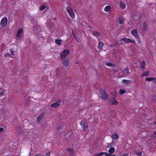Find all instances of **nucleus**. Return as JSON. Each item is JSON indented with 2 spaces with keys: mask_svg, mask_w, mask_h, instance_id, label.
Listing matches in <instances>:
<instances>
[{
  "mask_svg": "<svg viewBox=\"0 0 156 156\" xmlns=\"http://www.w3.org/2000/svg\"><path fill=\"white\" fill-rule=\"evenodd\" d=\"M131 33L133 35L137 41L138 43L140 44L141 42V41L138 33L136 29H133L131 30Z\"/></svg>",
  "mask_w": 156,
  "mask_h": 156,
  "instance_id": "nucleus-1",
  "label": "nucleus"
},
{
  "mask_svg": "<svg viewBox=\"0 0 156 156\" xmlns=\"http://www.w3.org/2000/svg\"><path fill=\"white\" fill-rule=\"evenodd\" d=\"M69 51L68 49L64 50L61 54V58L62 60H64L69 58L68 55L69 54Z\"/></svg>",
  "mask_w": 156,
  "mask_h": 156,
  "instance_id": "nucleus-2",
  "label": "nucleus"
},
{
  "mask_svg": "<svg viewBox=\"0 0 156 156\" xmlns=\"http://www.w3.org/2000/svg\"><path fill=\"white\" fill-rule=\"evenodd\" d=\"M23 33V30L22 28H20L18 30L16 35V40L19 41L21 38Z\"/></svg>",
  "mask_w": 156,
  "mask_h": 156,
  "instance_id": "nucleus-3",
  "label": "nucleus"
},
{
  "mask_svg": "<svg viewBox=\"0 0 156 156\" xmlns=\"http://www.w3.org/2000/svg\"><path fill=\"white\" fill-rule=\"evenodd\" d=\"M8 22V19L6 16H4L1 20L0 25L2 27H4L6 26Z\"/></svg>",
  "mask_w": 156,
  "mask_h": 156,
  "instance_id": "nucleus-4",
  "label": "nucleus"
},
{
  "mask_svg": "<svg viewBox=\"0 0 156 156\" xmlns=\"http://www.w3.org/2000/svg\"><path fill=\"white\" fill-rule=\"evenodd\" d=\"M100 95L102 99L106 100L108 98V96L107 93L102 90H100Z\"/></svg>",
  "mask_w": 156,
  "mask_h": 156,
  "instance_id": "nucleus-5",
  "label": "nucleus"
},
{
  "mask_svg": "<svg viewBox=\"0 0 156 156\" xmlns=\"http://www.w3.org/2000/svg\"><path fill=\"white\" fill-rule=\"evenodd\" d=\"M80 125L84 131H86L87 130L88 125L86 122L84 121H82L80 122Z\"/></svg>",
  "mask_w": 156,
  "mask_h": 156,
  "instance_id": "nucleus-6",
  "label": "nucleus"
},
{
  "mask_svg": "<svg viewBox=\"0 0 156 156\" xmlns=\"http://www.w3.org/2000/svg\"><path fill=\"white\" fill-rule=\"evenodd\" d=\"M147 28V23L144 22L143 23L142 25L140 27V30L143 33H144L146 31Z\"/></svg>",
  "mask_w": 156,
  "mask_h": 156,
  "instance_id": "nucleus-7",
  "label": "nucleus"
},
{
  "mask_svg": "<svg viewBox=\"0 0 156 156\" xmlns=\"http://www.w3.org/2000/svg\"><path fill=\"white\" fill-rule=\"evenodd\" d=\"M61 99H59L56 102L52 103L50 107L51 108H55L58 106L60 105V103L61 102Z\"/></svg>",
  "mask_w": 156,
  "mask_h": 156,
  "instance_id": "nucleus-8",
  "label": "nucleus"
},
{
  "mask_svg": "<svg viewBox=\"0 0 156 156\" xmlns=\"http://www.w3.org/2000/svg\"><path fill=\"white\" fill-rule=\"evenodd\" d=\"M62 64L65 67H68L69 66V59L67 58L66 59L62 60Z\"/></svg>",
  "mask_w": 156,
  "mask_h": 156,
  "instance_id": "nucleus-9",
  "label": "nucleus"
},
{
  "mask_svg": "<svg viewBox=\"0 0 156 156\" xmlns=\"http://www.w3.org/2000/svg\"><path fill=\"white\" fill-rule=\"evenodd\" d=\"M119 23L121 25L124 22L123 16H120L118 18Z\"/></svg>",
  "mask_w": 156,
  "mask_h": 156,
  "instance_id": "nucleus-10",
  "label": "nucleus"
},
{
  "mask_svg": "<svg viewBox=\"0 0 156 156\" xmlns=\"http://www.w3.org/2000/svg\"><path fill=\"white\" fill-rule=\"evenodd\" d=\"M66 150L69 152L70 156H74L75 152L73 150L70 148H68L66 149Z\"/></svg>",
  "mask_w": 156,
  "mask_h": 156,
  "instance_id": "nucleus-11",
  "label": "nucleus"
},
{
  "mask_svg": "<svg viewBox=\"0 0 156 156\" xmlns=\"http://www.w3.org/2000/svg\"><path fill=\"white\" fill-rule=\"evenodd\" d=\"M44 115V112H42L39 115L37 118L36 122H39Z\"/></svg>",
  "mask_w": 156,
  "mask_h": 156,
  "instance_id": "nucleus-12",
  "label": "nucleus"
},
{
  "mask_svg": "<svg viewBox=\"0 0 156 156\" xmlns=\"http://www.w3.org/2000/svg\"><path fill=\"white\" fill-rule=\"evenodd\" d=\"M105 64L106 66H109L113 67H116V65L115 64L109 62H106L105 63Z\"/></svg>",
  "mask_w": 156,
  "mask_h": 156,
  "instance_id": "nucleus-13",
  "label": "nucleus"
},
{
  "mask_svg": "<svg viewBox=\"0 0 156 156\" xmlns=\"http://www.w3.org/2000/svg\"><path fill=\"white\" fill-rule=\"evenodd\" d=\"M120 40L123 41L126 43H130V39L126 38L125 37L121 38L120 39Z\"/></svg>",
  "mask_w": 156,
  "mask_h": 156,
  "instance_id": "nucleus-14",
  "label": "nucleus"
},
{
  "mask_svg": "<svg viewBox=\"0 0 156 156\" xmlns=\"http://www.w3.org/2000/svg\"><path fill=\"white\" fill-rule=\"evenodd\" d=\"M119 6L122 9H125L126 7V5L122 1L120 2L119 3Z\"/></svg>",
  "mask_w": 156,
  "mask_h": 156,
  "instance_id": "nucleus-15",
  "label": "nucleus"
},
{
  "mask_svg": "<svg viewBox=\"0 0 156 156\" xmlns=\"http://www.w3.org/2000/svg\"><path fill=\"white\" fill-rule=\"evenodd\" d=\"M72 34L75 39L78 42H79L80 40L76 34L73 32H72Z\"/></svg>",
  "mask_w": 156,
  "mask_h": 156,
  "instance_id": "nucleus-16",
  "label": "nucleus"
},
{
  "mask_svg": "<svg viewBox=\"0 0 156 156\" xmlns=\"http://www.w3.org/2000/svg\"><path fill=\"white\" fill-rule=\"evenodd\" d=\"M104 45L103 43L102 42H100L99 43L98 45V48L99 49H101Z\"/></svg>",
  "mask_w": 156,
  "mask_h": 156,
  "instance_id": "nucleus-17",
  "label": "nucleus"
},
{
  "mask_svg": "<svg viewBox=\"0 0 156 156\" xmlns=\"http://www.w3.org/2000/svg\"><path fill=\"white\" fill-rule=\"evenodd\" d=\"M132 82V81L130 80H123L121 81V83H130Z\"/></svg>",
  "mask_w": 156,
  "mask_h": 156,
  "instance_id": "nucleus-18",
  "label": "nucleus"
},
{
  "mask_svg": "<svg viewBox=\"0 0 156 156\" xmlns=\"http://www.w3.org/2000/svg\"><path fill=\"white\" fill-rule=\"evenodd\" d=\"M112 137L113 140H118L119 138V136L117 134H114L112 135Z\"/></svg>",
  "mask_w": 156,
  "mask_h": 156,
  "instance_id": "nucleus-19",
  "label": "nucleus"
},
{
  "mask_svg": "<svg viewBox=\"0 0 156 156\" xmlns=\"http://www.w3.org/2000/svg\"><path fill=\"white\" fill-rule=\"evenodd\" d=\"M115 151V149L114 147H112L111 148H110L108 152H109V154H111L112 155V154H113Z\"/></svg>",
  "mask_w": 156,
  "mask_h": 156,
  "instance_id": "nucleus-20",
  "label": "nucleus"
},
{
  "mask_svg": "<svg viewBox=\"0 0 156 156\" xmlns=\"http://www.w3.org/2000/svg\"><path fill=\"white\" fill-rule=\"evenodd\" d=\"M47 26L48 29H50L52 28V27L53 26V23L52 22H48L47 23Z\"/></svg>",
  "mask_w": 156,
  "mask_h": 156,
  "instance_id": "nucleus-21",
  "label": "nucleus"
},
{
  "mask_svg": "<svg viewBox=\"0 0 156 156\" xmlns=\"http://www.w3.org/2000/svg\"><path fill=\"white\" fill-rule=\"evenodd\" d=\"M92 34L94 36L97 37L100 34V33L99 32L97 31H94L92 32Z\"/></svg>",
  "mask_w": 156,
  "mask_h": 156,
  "instance_id": "nucleus-22",
  "label": "nucleus"
},
{
  "mask_svg": "<svg viewBox=\"0 0 156 156\" xmlns=\"http://www.w3.org/2000/svg\"><path fill=\"white\" fill-rule=\"evenodd\" d=\"M139 17V15L138 13H136L133 16V19L135 20H137Z\"/></svg>",
  "mask_w": 156,
  "mask_h": 156,
  "instance_id": "nucleus-23",
  "label": "nucleus"
},
{
  "mask_svg": "<svg viewBox=\"0 0 156 156\" xmlns=\"http://www.w3.org/2000/svg\"><path fill=\"white\" fill-rule=\"evenodd\" d=\"M150 73L149 71H147L144 72L142 74V76H147L149 75Z\"/></svg>",
  "mask_w": 156,
  "mask_h": 156,
  "instance_id": "nucleus-24",
  "label": "nucleus"
},
{
  "mask_svg": "<svg viewBox=\"0 0 156 156\" xmlns=\"http://www.w3.org/2000/svg\"><path fill=\"white\" fill-rule=\"evenodd\" d=\"M69 16L72 18H75V15L73 11H72L69 12H68Z\"/></svg>",
  "mask_w": 156,
  "mask_h": 156,
  "instance_id": "nucleus-25",
  "label": "nucleus"
},
{
  "mask_svg": "<svg viewBox=\"0 0 156 156\" xmlns=\"http://www.w3.org/2000/svg\"><path fill=\"white\" fill-rule=\"evenodd\" d=\"M129 73V69L128 68H126L123 71L124 74H126Z\"/></svg>",
  "mask_w": 156,
  "mask_h": 156,
  "instance_id": "nucleus-26",
  "label": "nucleus"
},
{
  "mask_svg": "<svg viewBox=\"0 0 156 156\" xmlns=\"http://www.w3.org/2000/svg\"><path fill=\"white\" fill-rule=\"evenodd\" d=\"M111 9V7L109 5H107L106 6L105 9L104 10L105 12H108Z\"/></svg>",
  "mask_w": 156,
  "mask_h": 156,
  "instance_id": "nucleus-27",
  "label": "nucleus"
},
{
  "mask_svg": "<svg viewBox=\"0 0 156 156\" xmlns=\"http://www.w3.org/2000/svg\"><path fill=\"white\" fill-rule=\"evenodd\" d=\"M146 63L144 61H143L141 63L140 67L142 69L144 68Z\"/></svg>",
  "mask_w": 156,
  "mask_h": 156,
  "instance_id": "nucleus-28",
  "label": "nucleus"
},
{
  "mask_svg": "<svg viewBox=\"0 0 156 156\" xmlns=\"http://www.w3.org/2000/svg\"><path fill=\"white\" fill-rule=\"evenodd\" d=\"M155 79V78L152 77H146L145 78V80L147 81H153Z\"/></svg>",
  "mask_w": 156,
  "mask_h": 156,
  "instance_id": "nucleus-29",
  "label": "nucleus"
},
{
  "mask_svg": "<svg viewBox=\"0 0 156 156\" xmlns=\"http://www.w3.org/2000/svg\"><path fill=\"white\" fill-rule=\"evenodd\" d=\"M61 41H61L58 39H55V43L58 45H60L61 44Z\"/></svg>",
  "mask_w": 156,
  "mask_h": 156,
  "instance_id": "nucleus-30",
  "label": "nucleus"
},
{
  "mask_svg": "<svg viewBox=\"0 0 156 156\" xmlns=\"http://www.w3.org/2000/svg\"><path fill=\"white\" fill-rule=\"evenodd\" d=\"M126 92V90H124V89H120L119 91V94L120 95H122L123 94H124V93H125Z\"/></svg>",
  "mask_w": 156,
  "mask_h": 156,
  "instance_id": "nucleus-31",
  "label": "nucleus"
},
{
  "mask_svg": "<svg viewBox=\"0 0 156 156\" xmlns=\"http://www.w3.org/2000/svg\"><path fill=\"white\" fill-rule=\"evenodd\" d=\"M118 103V102L115 100V99L114 98L113 101L111 102V104L112 105H116Z\"/></svg>",
  "mask_w": 156,
  "mask_h": 156,
  "instance_id": "nucleus-32",
  "label": "nucleus"
},
{
  "mask_svg": "<svg viewBox=\"0 0 156 156\" xmlns=\"http://www.w3.org/2000/svg\"><path fill=\"white\" fill-rule=\"evenodd\" d=\"M106 154L107 152H101L98 154H96L95 156H100L101 155H102L104 154Z\"/></svg>",
  "mask_w": 156,
  "mask_h": 156,
  "instance_id": "nucleus-33",
  "label": "nucleus"
},
{
  "mask_svg": "<svg viewBox=\"0 0 156 156\" xmlns=\"http://www.w3.org/2000/svg\"><path fill=\"white\" fill-rule=\"evenodd\" d=\"M66 10L67 11L68 13L73 11L72 9L69 6H67L66 7Z\"/></svg>",
  "mask_w": 156,
  "mask_h": 156,
  "instance_id": "nucleus-34",
  "label": "nucleus"
},
{
  "mask_svg": "<svg viewBox=\"0 0 156 156\" xmlns=\"http://www.w3.org/2000/svg\"><path fill=\"white\" fill-rule=\"evenodd\" d=\"M45 8H46V6L44 5L42 6H41L40 7V11H42L44 10L45 9Z\"/></svg>",
  "mask_w": 156,
  "mask_h": 156,
  "instance_id": "nucleus-35",
  "label": "nucleus"
},
{
  "mask_svg": "<svg viewBox=\"0 0 156 156\" xmlns=\"http://www.w3.org/2000/svg\"><path fill=\"white\" fill-rule=\"evenodd\" d=\"M135 153L138 155H141L142 154V153L140 151H135Z\"/></svg>",
  "mask_w": 156,
  "mask_h": 156,
  "instance_id": "nucleus-36",
  "label": "nucleus"
},
{
  "mask_svg": "<svg viewBox=\"0 0 156 156\" xmlns=\"http://www.w3.org/2000/svg\"><path fill=\"white\" fill-rule=\"evenodd\" d=\"M10 52H11V54H11V55H13L14 54L15 52L13 49H12V48L10 49Z\"/></svg>",
  "mask_w": 156,
  "mask_h": 156,
  "instance_id": "nucleus-37",
  "label": "nucleus"
},
{
  "mask_svg": "<svg viewBox=\"0 0 156 156\" xmlns=\"http://www.w3.org/2000/svg\"><path fill=\"white\" fill-rule=\"evenodd\" d=\"M153 98L154 101L156 103V95H154L153 96Z\"/></svg>",
  "mask_w": 156,
  "mask_h": 156,
  "instance_id": "nucleus-38",
  "label": "nucleus"
},
{
  "mask_svg": "<svg viewBox=\"0 0 156 156\" xmlns=\"http://www.w3.org/2000/svg\"><path fill=\"white\" fill-rule=\"evenodd\" d=\"M11 55V54H6L4 55V56L5 57H7Z\"/></svg>",
  "mask_w": 156,
  "mask_h": 156,
  "instance_id": "nucleus-39",
  "label": "nucleus"
},
{
  "mask_svg": "<svg viewBox=\"0 0 156 156\" xmlns=\"http://www.w3.org/2000/svg\"><path fill=\"white\" fill-rule=\"evenodd\" d=\"M113 71L114 73H116L118 71V69H113Z\"/></svg>",
  "mask_w": 156,
  "mask_h": 156,
  "instance_id": "nucleus-40",
  "label": "nucleus"
},
{
  "mask_svg": "<svg viewBox=\"0 0 156 156\" xmlns=\"http://www.w3.org/2000/svg\"><path fill=\"white\" fill-rule=\"evenodd\" d=\"M130 43H135V41L134 40H131L130 39Z\"/></svg>",
  "mask_w": 156,
  "mask_h": 156,
  "instance_id": "nucleus-41",
  "label": "nucleus"
},
{
  "mask_svg": "<svg viewBox=\"0 0 156 156\" xmlns=\"http://www.w3.org/2000/svg\"><path fill=\"white\" fill-rule=\"evenodd\" d=\"M4 129V128L3 127H0V133L2 132Z\"/></svg>",
  "mask_w": 156,
  "mask_h": 156,
  "instance_id": "nucleus-42",
  "label": "nucleus"
},
{
  "mask_svg": "<svg viewBox=\"0 0 156 156\" xmlns=\"http://www.w3.org/2000/svg\"><path fill=\"white\" fill-rule=\"evenodd\" d=\"M6 100V97H5V98L2 99V101H5Z\"/></svg>",
  "mask_w": 156,
  "mask_h": 156,
  "instance_id": "nucleus-43",
  "label": "nucleus"
},
{
  "mask_svg": "<svg viewBox=\"0 0 156 156\" xmlns=\"http://www.w3.org/2000/svg\"><path fill=\"white\" fill-rule=\"evenodd\" d=\"M50 155V153H49V152H48V153H47L46 154V156H49Z\"/></svg>",
  "mask_w": 156,
  "mask_h": 156,
  "instance_id": "nucleus-44",
  "label": "nucleus"
},
{
  "mask_svg": "<svg viewBox=\"0 0 156 156\" xmlns=\"http://www.w3.org/2000/svg\"><path fill=\"white\" fill-rule=\"evenodd\" d=\"M110 46L111 47H114L115 46V44H111Z\"/></svg>",
  "mask_w": 156,
  "mask_h": 156,
  "instance_id": "nucleus-45",
  "label": "nucleus"
},
{
  "mask_svg": "<svg viewBox=\"0 0 156 156\" xmlns=\"http://www.w3.org/2000/svg\"><path fill=\"white\" fill-rule=\"evenodd\" d=\"M4 90H3V91L2 92H1L0 91V95H2L4 93Z\"/></svg>",
  "mask_w": 156,
  "mask_h": 156,
  "instance_id": "nucleus-46",
  "label": "nucleus"
},
{
  "mask_svg": "<svg viewBox=\"0 0 156 156\" xmlns=\"http://www.w3.org/2000/svg\"><path fill=\"white\" fill-rule=\"evenodd\" d=\"M129 155V154H124L123 155H121V156H126V155Z\"/></svg>",
  "mask_w": 156,
  "mask_h": 156,
  "instance_id": "nucleus-47",
  "label": "nucleus"
},
{
  "mask_svg": "<svg viewBox=\"0 0 156 156\" xmlns=\"http://www.w3.org/2000/svg\"><path fill=\"white\" fill-rule=\"evenodd\" d=\"M153 81H154V82L156 83V78H155V79H154Z\"/></svg>",
  "mask_w": 156,
  "mask_h": 156,
  "instance_id": "nucleus-48",
  "label": "nucleus"
},
{
  "mask_svg": "<svg viewBox=\"0 0 156 156\" xmlns=\"http://www.w3.org/2000/svg\"><path fill=\"white\" fill-rule=\"evenodd\" d=\"M57 128L58 130H59L61 128L60 127H57Z\"/></svg>",
  "mask_w": 156,
  "mask_h": 156,
  "instance_id": "nucleus-49",
  "label": "nucleus"
},
{
  "mask_svg": "<svg viewBox=\"0 0 156 156\" xmlns=\"http://www.w3.org/2000/svg\"><path fill=\"white\" fill-rule=\"evenodd\" d=\"M154 134L156 135V131H154L153 133Z\"/></svg>",
  "mask_w": 156,
  "mask_h": 156,
  "instance_id": "nucleus-50",
  "label": "nucleus"
},
{
  "mask_svg": "<svg viewBox=\"0 0 156 156\" xmlns=\"http://www.w3.org/2000/svg\"><path fill=\"white\" fill-rule=\"evenodd\" d=\"M20 127L18 128H17V131H18V129H20Z\"/></svg>",
  "mask_w": 156,
  "mask_h": 156,
  "instance_id": "nucleus-51",
  "label": "nucleus"
},
{
  "mask_svg": "<svg viewBox=\"0 0 156 156\" xmlns=\"http://www.w3.org/2000/svg\"><path fill=\"white\" fill-rule=\"evenodd\" d=\"M154 124H156V122H154Z\"/></svg>",
  "mask_w": 156,
  "mask_h": 156,
  "instance_id": "nucleus-52",
  "label": "nucleus"
},
{
  "mask_svg": "<svg viewBox=\"0 0 156 156\" xmlns=\"http://www.w3.org/2000/svg\"><path fill=\"white\" fill-rule=\"evenodd\" d=\"M39 155V154H37L35 155V156H37V155Z\"/></svg>",
  "mask_w": 156,
  "mask_h": 156,
  "instance_id": "nucleus-53",
  "label": "nucleus"
},
{
  "mask_svg": "<svg viewBox=\"0 0 156 156\" xmlns=\"http://www.w3.org/2000/svg\"><path fill=\"white\" fill-rule=\"evenodd\" d=\"M78 62H76V63H78Z\"/></svg>",
  "mask_w": 156,
  "mask_h": 156,
  "instance_id": "nucleus-54",
  "label": "nucleus"
}]
</instances>
